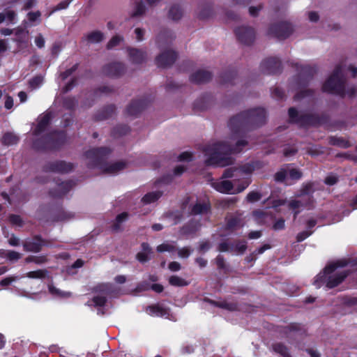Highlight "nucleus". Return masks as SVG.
I'll return each mask as SVG.
<instances>
[{"mask_svg":"<svg viewBox=\"0 0 357 357\" xmlns=\"http://www.w3.org/2000/svg\"><path fill=\"white\" fill-rule=\"evenodd\" d=\"M266 122L264 109L257 107L240 112L231 117L228 126L231 132L241 137L248 132L256 130Z\"/></svg>","mask_w":357,"mask_h":357,"instance_id":"obj_1","label":"nucleus"},{"mask_svg":"<svg viewBox=\"0 0 357 357\" xmlns=\"http://www.w3.org/2000/svg\"><path fill=\"white\" fill-rule=\"evenodd\" d=\"M248 145V142L243 139L237 140L234 145H231L226 142L206 145L204 149L205 155L208 156L206 164L220 167L231 164L233 158L229 155L240 153Z\"/></svg>","mask_w":357,"mask_h":357,"instance_id":"obj_2","label":"nucleus"},{"mask_svg":"<svg viewBox=\"0 0 357 357\" xmlns=\"http://www.w3.org/2000/svg\"><path fill=\"white\" fill-rule=\"evenodd\" d=\"M322 91L330 93L340 95L344 97L347 94L349 97H354L357 93L356 86H352L346 90V79L342 73L340 65H337L332 74L322 85Z\"/></svg>","mask_w":357,"mask_h":357,"instance_id":"obj_3","label":"nucleus"},{"mask_svg":"<svg viewBox=\"0 0 357 357\" xmlns=\"http://www.w3.org/2000/svg\"><path fill=\"white\" fill-rule=\"evenodd\" d=\"M66 137L63 132H53L33 142V148L37 150H56L65 143Z\"/></svg>","mask_w":357,"mask_h":357,"instance_id":"obj_4","label":"nucleus"},{"mask_svg":"<svg viewBox=\"0 0 357 357\" xmlns=\"http://www.w3.org/2000/svg\"><path fill=\"white\" fill-rule=\"evenodd\" d=\"M288 113L290 121L300 127L317 126L320 124V119L317 114L299 112L295 107H290Z\"/></svg>","mask_w":357,"mask_h":357,"instance_id":"obj_5","label":"nucleus"},{"mask_svg":"<svg viewBox=\"0 0 357 357\" xmlns=\"http://www.w3.org/2000/svg\"><path fill=\"white\" fill-rule=\"evenodd\" d=\"M112 151L107 147L93 148L85 153L89 167L102 168Z\"/></svg>","mask_w":357,"mask_h":357,"instance_id":"obj_6","label":"nucleus"},{"mask_svg":"<svg viewBox=\"0 0 357 357\" xmlns=\"http://www.w3.org/2000/svg\"><path fill=\"white\" fill-rule=\"evenodd\" d=\"M294 31L291 23L287 21H279L270 24L268 35L279 40L288 38Z\"/></svg>","mask_w":357,"mask_h":357,"instance_id":"obj_7","label":"nucleus"},{"mask_svg":"<svg viewBox=\"0 0 357 357\" xmlns=\"http://www.w3.org/2000/svg\"><path fill=\"white\" fill-rule=\"evenodd\" d=\"M74 169V165L65 160L48 161L43 166L44 172L68 174Z\"/></svg>","mask_w":357,"mask_h":357,"instance_id":"obj_8","label":"nucleus"},{"mask_svg":"<svg viewBox=\"0 0 357 357\" xmlns=\"http://www.w3.org/2000/svg\"><path fill=\"white\" fill-rule=\"evenodd\" d=\"M50 241L42 238L40 235H35L31 239L22 242L24 250L38 253L42 250L43 246H50Z\"/></svg>","mask_w":357,"mask_h":357,"instance_id":"obj_9","label":"nucleus"},{"mask_svg":"<svg viewBox=\"0 0 357 357\" xmlns=\"http://www.w3.org/2000/svg\"><path fill=\"white\" fill-rule=\"evenodd\" d=\"M126 68L121 62H112L102 66V73L109 77L117 78L126 73Z\"/></svg>","mask_w":357,"mask_h":357,"instance_id":"obj_10","label":"nucleus"},{"mask_svg":"<svg viewBox=\"0 0 357 357\" xmlns=\"http://www.w3.org/2000/svg\"><path fill=\"white\" fill-rule=\"evenodd\" d=\"M261 70L266 74H278L282 72V64L279 59L270 57L262 61Z\"/></svg>","mask_w":357,"mask_h":357,"instance_id":"obj_11","label":"nucleus"},{"mask_svg":"<svg viewBox=\"0 0 357 357\" xmlns=\"http://www.w3.org/2000/svg\"><path fill=\"white\" fill-rule=\"evenodd\" d=\"M297 70L299 71L298 75V85L301 88L307 86L317 73L316 68L310 66H301L300 68L297 66Z\"/></svg>","mask_w":357,"mask_h":357,"instance_id":"obj_12","label":"nucleus"},{"mask_svg":"<svg viewBox=\"0 0 357 357\" xmlns=\"http://www.w3.org/2000/svg\"><path fill=\"white\" fill-rule=\"evenodd\" d=\"M253 169V167L248 164L239 167H231L225 169L222 176L225 178H234V180L236 181L244 176V174L251 173Z\"/></svg>","mask_w":357,"mask_h":357,"instance_id":"obj_13","label":"nucleus"},{"mask_svg":"<svg viewBox=\"0 0 357 357\" xmlns=\"http://www.w3.org/2000/svg\"><path fill=\"white\" fill-rule=\"evenodd\" d=\"M177 54L172 50L162 52L155 58V63L158 67L167 68L171 66L176 60Z\"/></svg>","mask_w":357,"mask_h":357,"instance_id":"obj_14","label":"nucleus"},{"mask_svg":"<svg viewBox=\"0 0 357 357\" xmlns=\"http://www.w3.org/2000/svg\"><path fill=\"white\" fill-rule=\"evenodd\" d=\"M235 33L238 40L245 45L252 44L255 38V31L250 26H240L235 30Z\"/></svg>","mask_w":357,"mask_h":357,"instance_id":"obj_15","label":"nucleus"},{"mask_svg":"<svg viewBox=\"0 0 357 357\" xmlns=\"http://www.w3.org/2000/svg\"><path fill=\"white\" fill-rule=\"evenodd\" d=\"M75 185V183L72 180L62 181L56 183V187L50 190V194L54 199H61Z\"/></svg>","mask_w":357,"mask_h":357,"instance_id":"obj_16","label":"nucleus"},{"mask_svg":"<svg viewBox=\"0 0 357 357\" xmlns=\"http://www.w3.org/2000/svg\"><path fill=\"white\" fill-rule=\"evenodd\" d=\"M149 101L146 98H139L132 100L126 107V112L127 115L137 116L148 106Z\"/></svg>","mask_w":357,"mask_h":357,"instance_id":"obj_17","label":"nucleus"},{"mask_svg":"<svg viewBox=\"0 0 357 357\" xmlns=\"http://www.w3.org/2000/svg\"><path fill=\"white\" fill-rule=\"evenodd\" d=\"M247 183H243L239 185L236 190H234V185L229 181L224 180L213 183V186L216 190L222 193L229 194L241 192L247 187Z\"/></svg>","mask_w":357,"mask_h":357,"instance_id":"obj_18","label":"nucleus"},{"mask_svg":"<svg viewBox=\"0 0 357 357\" xmlns=\"http://www.w3.org/2000/svg\"><path fill=\"white\" fill-rule=\"evenodd\" d=\"M175 38V35L170 29L162 28L156 36V44L159 48H163L170 44Z\"/></svg>","mask_w":357,"mask_h":357,"instance_id":"obj_19","label":"nucleus"},{"mask_svg":"<svg viewBox=\"0 0 357 357\" xmlns=\"http://www.w3.org/2000/svg\"><path fill=\"white\" fill-rule=\"evenodd\" d=\"M49 219L47 220V222L66 221L70 220L74 215L73 213L64 211L62 208H56L49 211Z\"/></svg>","mask_w":357,"mask_h":357,"instance_id":"obj_20","label":"nucleus"},{"mask_svg":"<svg viewBox=\"0 0 357 357\" xmlns=\"http://www.w3.org/2000/svg\"><path fill=\"white\" fill-rule=\"evenodd\" d=\"M305 333V330L299 323L293 322L287 326H282L280 330V333L287 339L289 342H291V333H297L302 335Z\"/></svg>","mask_w":357,"mask_h":357,"instance_id":"obj_21","label":"nucleus"},{"mask_svg":"<svg viewBox=\"0 0 357 357\" xmlns=\"http://www.w3.org/2000/svg\"><path fill=\"white\" fill-rule=\"evenodd\" d=\"M213 15V3L210 1L201 3L197 8V16L201 20H206Z\"/></svg>","mask_w":357,"mask_h":357,"instance_id":"obj_22","label":"nucleus"},{"mask_svg":"<svg viewBox=\"0 0 357 357\" xmlns=\"http://www.w3.org/2000/svg\"><path fill=\"white\" fill-rule=\"evenodd\" d=\"M212 79V73L205 70H199L192 74L190 79L195 84H204L209 82Z\"/></svg>","mask_w":357,"mask_h":357,"instance_id":"obj_23","label":"nucleus"},{"mask_svg":"<svg viewBox=\"0 0 357 357\" xmlns=\"http://www.w3.org/2000/svg\"><path fill=\"white\" fill-rule=\"evenodd\" d=\"M128 52L130 61L135 64L142 63L146 60V52L142 50L129 47Z\"/></svg>","mask_w":357,"mask_h":357,"instance_id":"obj_24","label":"nucleus"},{"mask_svg":"<svg viewBox=\"0 0 357 357\" xmlns=\"http://www.w3.org/2000/svg\"><path fill=\"white\" fill-rule=\"evenodd\" d=\"M52 118V112H47L38 117V123L33 131L34 135H38L45 130Z\"/></svg>","mask_w":357,"mask_h":357,"instance_id":"obj_25","label":"nucleus"},{"mask_svg":"<svg viewBox=\"0 0 357 357\" xmlns=\"http://www.w3.org/2000/svg\"><path fill=\"white\" fill-rule=\"evenodd\" d=\"M115 111L116 106L114 105H107L95 114L94 119L96 121H104L108 119L113 116Z\"/></svg>","mask_w":357,"mask_h":357,"instance_id":"obj_26","label":"nucleus"},{"mask_svg":"<svg viewBox=\"0 0 357 357\" xmlns=\"http://www.w3.org/2000/svg\"><path fill=\"white\" fill-rule=\"evenodd\" d=\"M348 274L349 273L347 271H342L339 273L328 275L327 280V288L333 289L338 286L344 280V279L347 277Z\"/></svg>","mask_w":357,"mask_h":357,"instance_id":"obj_27","label":"nucleus"},{"mask_svg":"<svg viewBox=\"0 0 357 357\" xmlns=\"http://www.w3.org/2000/svg\"><path fill=\"white\" fill-rule=\"evenodd\" d=\"M142 251L136 255V259L142 264H144L151 259L149 255L153 253L152 248L150 245L146 242H143L141 244Z\"/></svg>","mask_w":357,"mask_h":357,"instance_id":"obj_28","label":"nucleus"},{"mask_svg":"<svg viewBox=\"0 0 357 357\" xmlns=\"http://www.w3.org/2000/svg\"><path fill=\"white\" fill-rule=\"evenodd\" d=\"M129 213L128 212H123L116 215L114 220L111 225V229L113 232H119L123 230L122 224L128 220Z\"/></svg>","mask_w":357,"mask_h":357,"instance_id":"obj_29","label":"nucleus"},{"mask_svg":"<svg viewBox=\"0 0 357 357\" xmlns=\"http://www.w3.org/2000/svg\"><path fill=\"white\" fill-rule=\"evenodd\" d=\"M183 16V10L178 4H173L169 7L167 13V17L169 20L178 22Z\"/></svg>","mask_w":357,"mask_h":357,"instance_id":"obj_30","label":"nucleus"},{"mask_svg":"<svg viewBox=\"0 0 357 357\" xmlns=\"http://www.w3.org/2000/svg\"><path fill=\"white\" fill-rule=\"evenodd\" d=\"M211 207V202H196V204L192 206L190 214H205L210 211Z\"/></svg>","mask_w":357,"mask_h":357,"instance_id":"obj_31","label":"nucleus"},{"mask_svg":"<svg viewBox=\"0 0 357 357\" xmlns=\"http://www.w3.org/2000/svg\"><path fill=\"white\" fill-rule=\"evenodd\" d=\"M188 202H182L181 211H171L166 213V217L174 220V224L176 225L183 218V210L186 208Z\"/></svg>","mask_w":357,"mask_h":357,"instance_id":"obj_32","label":"nucleus"},{"mask_svg":"<svg viewBox=\"0 0 357 357\" xmlns=\"http://www.w3.org/2000/svg\"><path fill=\"white\" fill-rule=\"evenodd\" d=\"M273 351L282 357H292L289 349L283 342H275L271 345Z\"/></svg>","mask_w":357,"mask_h":357,"instance_id":"obj_33","label":"nucleus"},{"mask_svg":"<svg viewBox=\"0 0 357 357\" xmlns=\"http://www.w3.org/2000/svg\"><path fill=\"white\" fill-rule=\"evenodd\" d=\"M151 314L158 317H167L169 314V310L167 307H162L159 304L152 305L148 307Z\"/></svg>","mask_w":357,"mask_h":357,"instance_id":"obj_34","label":"nucleus"},{"mask_svg":"<svg viewBox=\"0 0 357 357\" xmlns=\"http://www.w3.org/2000/svg\"><path fill=\"white\" fill-rule=\"evenodd\" d=\"M79 98L75 96H66L62 98L63 107L68 110H74L78 106Z\"/></svg>","mask_w":357,"mask_h":357,"instance_id":"obj_35","label":"nucleus"},{"mask_svg":"<svg viewBox=\"0 0 357 357\" xmlns=\"http://www.w3.org/2000/svg\"><path fill=\"white\" fill-rule=\"evenodd\" d=\"M104 34L100 31H93L85 36L84 39L89 43H98L104 40Z\"/></svg>","mask_w":357,"mask_h":357,"instance_id":"obj_36","label":"nucleus"},{"mask_svg":"<svg viewBox=\"0 0 357 357\" xmlns=\"http://www.w3.org/2000/svg\"><path fill=\"white\" fill-rule=\"evenodd\" d=\"M19 137L13 132H6L1 139V142L6 146L16 144L19 141Z\"/></svg>","mask_w":357,"mask_h":357,"instance_id":"obj_37","label":"nucleus"},{"mask_svg":"<svg viewBox=\"0 0 357 357\" xmlns=\"http://www.w3.org/2000/svg\"><path fill=\"white\" fill-rule=\"evenodd\" d=\"M329 144L333 146H336L344 149L351 146V143L348 140H346L343 137H331L329 138Z\"/></svg>","mask_w":357,"mask_h":357,"instance_id":"obj_38","label":"nucleus"},{"mask_svg":"<svg viewBox=\"0 0 357 357\" xmlns=\"http://www.w3.org/2000/svg\"><path fill=\"white\" fill-rule=\"evenodd\" d=\"M226 221L225 229L233 231L241 224V219L238 216H232L226 218Z\"/></svg>","mask_w":357,"mask_h":357,"instance_id":"obj_39","label":"nucleus"},{"mask_svg":"<svg viewBox=\"0 0 357 357\" xmlns=\"http://www.w3.org/2000/svg\"><path fill=\"white\" fill-rule=\"evenodd\" d=\"M15 34L16 36V38L13 39L14 41L19 43H26L29 31L26 30L25 28H17Z\"/></svg>","mask_w":357,"mask_h":357,"instance_id":"obj_40","label":"nucleus"},{"mask_svg":"<svg viewBox=\"0 0 357 357\" xmlns=\"http://www.w3.org/2000/svg\"><path fill=\"white\" fill-rule=\"evenodd\" d=\"M169 284L173 287H185L189 284L185 279L178 276L172 275L168 279Z\"/></svg>","mask_w":357,"mask_h":357,"instance_id":"obj_41","label":"nucleus"},{"mask_svg":"<svg viewBox=\"0 0 357 357\" xmlns=\"http://www.w3.org/2000/svg\"><path fill=\"white\" fill-rule=\"evenodd\" d=\"M126 166V163L123 162H116L108 167H107L104 172L107 174H116L119 171L122 170Z\"/></svg>","mask_w":357,"mask_h":357,"instance_id":"obj_42","label":"nucleus"},{"mask_svg":"<svg viewBox=\"0 0 357 357\" xmlns=\"http://www.w3.org/2000/svg\"><path fill=\"white\" fill-rule=\"evenodd\" d=\"M48 290L52 295L59 298H68L71 296L70 292L61 291L53 284L48 285Z\"/></svg>","mask_w":357,"mask_h":357,"instance_id":"obj_43","label":"nucleus"},{"mask_svg":"<svg viewBox=\"0 0 357 357\" xmlns=\"http://www.w3.org/2000/svg\"><path fill=\"white\" fill-rule=\"evenodd\" d=\"M197 229L198 228L197 224L192 222H190L181 227V232L183 235H190L195 234Z\"/></svg>","mask_w":357,"mask_h":357,"instance_id":"obj_44","label":"nucleus"},{"mask_svg":"<svg viewBox=\"0 0 357 357\" xmlns=\"http://www.w3.org/2000/svg\"><path fill=\"white\" fill-rule=\"evenodd\" d=\"M348 265L346 260H339L335 263L328 264L325 267V272L328 273H333L337 268L344 267Z\"/></svg>","mask_w":357,"mask_h":357,"instance_id":"obj_45","label":"nucleus"},{"mask_svg":"<svg viewBox=\"0 0 357 357\" xmlns=\"http://www.w3.org/2000/svg\"><path fill=\"white\" fill-rule=\"evenodd\" d=\"M314 95V90L310 89H301L295 96V100H300L305 98H311Z\"/></svg>","mask_w":357,"mask_h":357,"instance_id":"obj_46","label":"nucleus"},{"mask_svg":"<svg viewBox=\"0 0 357 357\" xmlns=\"http://www.w3.org/2000/svg\"><path fill=\"white\" fill-rule=\"evenodd\" d=\"M146 8L143 1H140L136 3L135 10L132 13V17L142 16L146 13Z\"/></svg>","mask_w":357,"mask_h":357,"instance_id":"obj_47","label":"nucleus"},{"mask_svg":"<svg viewBox=\"0 0 357 357\" xmlns=\"http://www.w3.org/2000/svg\"><path fill=\"white\" fill-rule=\"evenodd\" d=\"M331 273H326L324 268L323 273H320L316 276L314 284L317 287H320L322 284H326L327 287L328 276Z\"/></svg>","mask_w":357,"mask_h":357,"instance_id":"obj_48","label":"nucleus"},{"mask_svg":"<svg viewBox=\"0 0 357 357\" xmlns=\"http://www.w3.org/2000/svg\"><path fill=\"white\" fill-rule=\"evenodd\" d=\"M232 251H235L238 254H243L247 250V243L245 241H237L235 244H231Z\"/></svg>","mask_w":357,"mask_h":357,"instance_id":"obj_49","label":"nucleus"},{"mask_svg":"<svg viewBox=\"0 0 357 357\" xmlns=\"http://www.w3.org/2000/svg\"><path fill=\"white\" fill-rule=\"evenodd\" d=\"M47 261V258L45 255L40 256H33L30 255L26 257L25 262L26 263H31L33 262L36 264H43Z\"/></svg>","mask_w":357,"mask_h":357,"instance_id":"obj_50","label":"nucleus"},{"mask_svg":"<svg viewBox=\"0 0 357 357\" xmlns=\"http://www.w3.org/2000/svg\"><path fill=\"white\" fill-rule=\"evenodd\" d=\"M47 273V271L46 270L39 269L28 272L26 273V277L32 279H43L46 277Z\"/></svg>","mask_w":357,"mask_h":357,"instance_id":"obj_51","label":"nucleus"},{"mask_svg":"<svg viewBox=\"0 0 357 357\" xmlns=\"http://www.w3.org/2000/svg\"><path fill=\"white\" fill-rule=\"evenodd\" d=\"M162 195V192L159 190L149 192L142 197L141 201H157L161 197Z\"/></svg>","mask_w":357,"mask_h":357,"instance_id":"obj_52","label":"nucleus"},{"mask_svg":"<svg viewBox=\"0 0 357 357\" xmlns=\"http://www.w3.org/2000/svg\"><path fill=\"white\" fill-rule=\"evenodd\" d=\"M313 183H308L301 188L298 196H310L314 192Z\"/></svg>","mask_w":357,"mask_h":357,"instance_id":"obj_53","label":"nucleus"},{"mask_svg":"<svg viewBox=\"0 0 357 357\" xmlns=\"http://www.w3.org/2000/svg\"><path fill=\"white\" fill-rule=\"evenodd\" d=\"M8 220L13 225H16L22 227L24 225V221L19 215L10 214L8 216Z\"/></svg>","mask_w":357,"mask_h":357,"instance_id":"obj_54","label":"nucleus"},{"mask_svg":"<svg viewBox=\"0 0 357 357\" xmlns=\"http://www.w3.org/2000/svg\"><path fill=\"white\" fill-rule=\"evenodd\" d=\"M43 82V77L41 75H36L29 81V87L31 89L38 88Z\"/></svg>","mask_w":357,"mask_h":357,"instance_id":"obj_55","label":"nucleus"},{"mask_svg":"<svg viewBox=\"0 0 357 357\" xmlns=\"http://www.w3.org/2000/svg\"><path fill=\"white\" fill-rule=\"evenodd\" d=\"M236 73L234 71H228L222 73L220 75L221 82L224 84L230 83L234 79Z\"/></svg>","mask_w":357,"mask_h":357,"instance_id":"obj_56","label":"nucleus"},{"mask_svg":"<svg viewBox=\"0 0 357 357\" xmlns=\"http://www.w3.org/2000/svg\"><path fill=\"white\" fill-rule=\"evenodd\" d=\"M92 302L94 307H104L107 302V298L103 296H96L93 297Z\"/></svg>","mask_w":357,"mask_h":357,"instance_id":"obj_57","label":"nucleus"},{"mask_svg":"<svg viewBox=\"0 0 357 357\" xmlns=\"http://www.w3.org/2000/svg\"><path fill=\"white\" fill-rule=\"evenodd\" d=\"M215 260L218 270L225 271L227 270V266L226 264L225 259L222 255H218L215 259Z\"/></svg>","mask_w":357,"mask_h":357,"instance_id":"obj_58","label":"nucleus"},{"mask_svg":"<svg viewBox=\"0 0 357 357\" xmlns=\"http://www.w3.org/2000/svg\"><path fill=\"white\" fill-rule=\"evenodd\" d=\"M130 130V128L126 125H120L115 127L113 130L114 135H118L119 136L126 135Z\"/></svg>","mask_w":357,"mask_h":357,"instance_id":"obj_59","label":"nucleus"},{"mask_svg":"<svg viewBox=\"0 0 357 357\" xmlns=\"http://www.w3.org/2000/svg\"><path fill=\"white\" fill-rule=\"evenodd\" d=\"M288 208L294 213V220H296L298 214L300 213L298 208L302 206L303 202H288Z\"/></svg>","mask_w":357,"mask_h":357,"instance_id":"obj_60","label":"nucleus"},{"mask_svg":"<svg viewBox=\"0 0 357 357\" xmlns=\"http://www.w3.org/2000/svg\"><path fill=\"white\" fill-rule=\"evenodd\" d=\"M122 40H123V37H121L120 36H114L107 43V48L108 50L112 49L113 47L117 46L120 43V42Z\"/></svg>","mask_w":357,"mask_h":357,"instance_id":"obj_61","label":"nucleus"},{"mask_svg":"<svg viewBox=\"0 0 357 357\" xmlns=\"http://www.w3.org/2000/svg\"><path fill=\"white\" fill-rule=\"evenodd\" d=\"M280 194V191L274 190L271 192V195L264 201H286V199H284Z\"/></svg>","mask_w":357,"mask_h":357,"instance_id":"obj_62","label":"nucleus"},{"mask_svg":"<svg viewBox=\"0 0 357 357\" xmlns=\"http://www.w3.org/2000/svg\"><path fill=\"white\" fill-rule=\"evenodd\" d=\"M41 13L39 10L36 12H29L27 14L28 20L30 22H40Z\"/></svg>","mask_w":357,"mask_h":357,"instance_id":"obj_63","label":"nucleus"},{"mask_svg":"<svg viewBox=\"0 0 357 357\" xmlns=\"http://www.w3.org/2000/svg\"><path fill=\"white\" fill-rule=\"evenodd\" d=\"M338 176L334 174H328L324 179V183L328 185H333L338 181Z\"/></svg>","mask_w":357,"mask_h":357,"instance_id":"obj_64","label":"nucleus"}]
</instances>
